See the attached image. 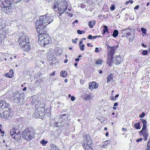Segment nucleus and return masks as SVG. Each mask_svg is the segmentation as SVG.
<instances>
[{"label":"nucleus","instance_id":"1","mask_svg":"<svg viewBox=\"0 0 150 150\" xmlns=\"http://www.w3.org/2000/svg\"><path fill=\"white\" fill-rule=\"evenodd\" d=\"M53 20L47 14L45 15L41 16L40 17L39 21L37 20L36 22V28L37 31L41 30V29H43L45 28L46 26L51 23Z\"/></svg>","mask_w":150,"mask_h":150},{"label":"nucleus","instance_id":"2","mask_svg":"<svg viewBox=\"0 0 150 150\" xmlns=\"http://www.w3.org/2000/svg\"><path fill=\"white\" fill-rule=\"evenodd\" d=\"M18 41L23 50L26 51L30 50V45H28L29 42L28 37L24 36L20 37Z\"/></svg>","mask_w":150,"mask_h":150},{"label":"nucleus","instance_id":"3","mask_svg":"<svg viewBox=\"0 0 150 150\" xmlns=\"http://www.w3.org/2000/svg\"><path fill=\"white\" fill-rule=\"evenodd\" d=\"M67 7V3L65 2L64 0H57V1H56L53 6V8L55 9L57 8L59 13H64Z\"/></svg>","mask_w":150,"mask_h":150},{"label":"nucleus","instance_id":"4","mask_svg":"<svg viewBox=\"0 0 150 150\" xmlns=\"http://www.w3.org/2000/svg\"><path fill=\"white\" fill-rule=\"evenodd\" d=\"M3 6L2 9L6 13H8L13 12V7L12 2L10 0H0Z\"/></svg>","mask_w":150,"mask_h":150},{"label":"nucleus","instance_id":"5","mask_svg":"<svg viewBox=\"0 0 150 150\" xmlns=\"http://www.w3.org/2000/svg\"><path fill=\"white\" fill-rule=\"evenodd\" d=\"M117 48V46L115 45L112 47H108V59L107 60V63L110 66H111L112 63V59L115 50Z\"/></svg>","mask_w":150,"mask_h":150},{"label":"nucleus","instance_id":"6","mask_svg":"<svg viewBox=\"0 0 150 150\" xmlns=\"http://www.w3.org/2000/svg\"><path fill=\"white\" fill-rule=\"evenodd\" d=\"M23 137L25 140L30 142L35 137L34 133L28 128L25 129L22 133Z\"/></svg>","mask_w":150,"mask_h":150},{"label":"nucleus","instance_id":"7","mask_svg":"<svg viewBox=\"0 0 150 150\" xmlns=\"http://www.w3.org/2000/svg\"><path fill=\"white\" fill-rule=\"evenodd\" d=\"M14 99L13 101L16 104H23L24 99L23 96L21 95L18 93H15L13 95Z\"/></svg>","mask_w":150,"mask_h":150},{"label":"nucleus","instance_id":"8","mask_svg":"<svg viewBox=\"0 0 150 150\" xmlns=\"http://www.w3.org/2000/svg\"><path fill=\"white\" fill-rule=\"evenodd\" d=\"M45 109L42 108H40L35 110L34 117L41 118L45 115Z\"/></svg>","mask_w":150,"mask_h":150},{"label":"nucleus","instance_id":"9","mask_svg":"<svg viewBox=\"0 0 150 150\" xmlns=\"http://www.w3.org/2000/svg\"><path fill=\"white\" fill-rule=\"evenodd\" d=\"M45 37L47 38L46 39L44 40L41 39V41H40L41 46H45L46 45L49 44L51 42V38L49 35L46 34L45 35Z\"/></svg>","mask_w":150,"mask_h":150},{"label":"nucleus","instance_id":"10","mask_svg":"<svg viewBox=\"0 0 150 150\" xmlns=\"http://www.w3.org/2000/svg\"><path fill=\"white\" fill-rule=\"evenodd\" d=\"M38 33L39 34L38 35V39L39 41H41V39L44 40L46 39L47 38L45 37V35L46 34H47L45 33H44L45 31L43 29H41V30H39L37 31Z\"/></svg>","mask_w":150,"mask_h":150},{"label":"nucleus","instance_id":"11","mask_svg":"<svg viewBox=\"0 0 150 150\" xmlns=\"http://www.w3.org/2000/svg\"><path fill=\"white\" fill-rule=\"evenodd\" d=\"M9 106V105L5 101H0V111L4 110L8 108Z\"/></svg>","mask_w":150,"mask_h":150},{"label":"nucleus","instance_id":"12","mask_svg":"<svg viewBox=\"0 0 150 150\" xmlns=\"http://www.w3.org/2000/svg\"><path fill=\"white\" fill-rule=\"evenodd\" d=\"M140 120L143 124V126L142 129L140 131L139 133L143 134V132H145L146 129V121L144 119H141Z\"/></svg>","mask_w":150,"mask_h":150},{"label":"nucleus","instance_id":"13","mask_svg":"<svg viewBox=\"0 0 150 150\" xmlns=\"http://www.w3.org/2000/svg\"><path fill=\"white\" fill-rule=\"evenodd\" d=\"M98 85L95 82L90 83L89 85V88L90 90H93L94 88L96 89L98 88Z\"/></svg>","mask_w":150,"mask_h":150},{"label":"nucleus","instance_id":"14","mask_svg":"<svg viewBox=\"0 0 150 150\" xmlns=\"http://www.w3.org/2000/svg\"><path fill=\"white\" fill-rule=\"evenodd\" d=\"M122 59L120 56L117 57L113 61V62L116 64H119L122 62Z\"/></svg>","mask_w":150,"mask_h":150},{"label":"nucleus","instance_id":"15","mask_svg":"<svg viewBox=\"0 0 150 150\" xmlns=\"http://www.w3.org/2000/svg\"><path fill=\"white\" fill-rule=\"evenodd\" d=\"M18 131V129L17 127L13 128L10 131V134L11 136L13 137L16 134V133Z\"/></svg>","mask_w":150,"mask_h":150},{"label":"nucleus","instance_id":"16","mask_svg":"<svg viewBox=\"0 0 150 150\" xmlns=\"http://www.w3.org/2000/svg\"><path fill=\"white\" fill-rule=\"evenodd\" d=\"M93 97V96L92 93L85 94L84 99L86 100H90Z\"/></svg>","mask_w":150,"mask_h":150},{"label":"nucleus","instance_id":"17","mask_svg":"<svg viewBox=\"0 0 150 150\" xmlns=\"http://www.w3.org/2000/svg\"><path fill=\"white\" fill-rule=\"evenodd\" d=\"M6 76L9 78H11L13 76V72L12 70H10L9 72L6 74Z\"/></svg>","mask_w":150,"mask_h":150},{"label":"nucleus","instance_id":"18","mask_svg":"<svg viewBox=\"0 0 150 150\" xmlns=\"http://www.w3.org/2000/svg\"><path fill=\"white\" fill-rule=\"evenodd\" d=\"M93 144H92V142L91 140L89 139V140L88 141H86V143L84 144V146L88 147L90 146H93Z\"/></svg>","mask_w":150,"mask_h":150},{"label":"nucleus","instance_id":"19","mask_svg":"<svg viewBox=\"0 0 150 150\" xmlns=\"http://www.w3.org/2000/svg\"><path fill=\"white\" fill-rule=\"evenodd\" d=\"M113 78V75L112 74H110L109 75H108L107 78V82L109 83L110 82Z\"/></svg>","mask_w":150,"mask_h":150},{"label":"nucleus","instance_id":"20","mask_svg":"<svg viewBox=\"0 0 150 150\" xmlns=\"http://www.w3.org/2000/svg\"><path fill=\"white\" fill-rule=\"evenodd\" d=\"M50 146L51 147L50 150H60L56 145L52 143L50 144Z\"/></svg>","mask_w":150,"mask_h":150},{"label":"nucleus","instance_id":"21","mask_svg":"<svg viewBox=\"0 0 150 150\" xmlns=\"http://www.w3.org/2000/svg\"><path fill=\"white\" fill-rule=\"evenodd\" d=\"M3 113V117L4 118H6L9 117V113L8 112L7 110L4 111Z\"/></svg>","mask_w":150,"mask_h":150},{"label":"nucleus","instance_id":"22","mask_svg":"<svg viewBox=\"0 0 150 150\" xmlns=\"http://www.w3.org/2000/svg\"><path fill=\"white\" fill-rule=\"evenodd\" d=\"M96 21L93 20L92 21H90L89 22L88 25L89 27L91 28H92L93 27V25L95 24Z\"/></svg>","mask_w":150,"mask_h":150},{"label":"nucleus","instance_id":"23","mask_svg":"<svg viewBox=\"0 0 150 150\" xmlns=\"http://www.w3.org/2000/svg\"><path fill=\"white\" fill-rule=\"evenodd\" d=\"M21 135H19L18 134H16H16L14 135V136L12 137L13 138L16 139V140H18L20 139V137H21Z\"/></svg>","mask_w":150,"mask_h":150},{"label":"nucleus","instance_id":"24","mask_svg":"<svg viewBox=\"0 0 150 150\" xmlns=\"http://www.w3.org/2000/svg\"><path fill=\"white\" fill-rule=\"evenodd\" d=\"M61 76L63 77H66L67 75V72L64 71H62L60 73Z\"/></svg>","mask_w":150,"mask_h":150},{"label":"nucleus","instance_id":"25","mask_svg":"<svg viewBox=\"0 0 150 150\" xmlns=\"http://www.w3.org/2000/svg\"><path fill=\"white\" fill-rule=\"evenodd\" d=\"M118 33L119 32L117 30H115L113 32L112 36L114 37H116L118 35Z\"/></svg>","mask_w":150,"mask_h":150},{"label":"nucleus","instance_id":"26","mask_svg":"<svg viewBox=\"0 0 150 150\" xmlns=\"http://www.w3.org/2000/svg\"><path fill=\"white\" fill-rule=\"evenodd\" d=\"M103 27L104 29H103V33L102 34H103V35H104V34L106 33V32H107L108 33V27L107 26L104 25L103 26Z\"/></svg>","mask_w":150,"mask_h":150},{"label":"nucleus","instance_id":"27","mask_svg":"<svg viewBox=\"0 0 150 150\" xmlns=\"http://www.w3.org/2000/svg\"><path fill=\"white\" fill-rule=\"evenodd\" d=\"M121 31H122V33H123V31H125V32L124 34H126V35L127 36H129L131 35V33L130 32H127L126 30H121Z\"/></svg>","mask_w":150,"mask_h":150},{"label":"nucleus","instance_id":"28","mask_svg":"<svg viewBox=\"0 0 150 150\" xmlns=\"http://www.w3.org/2000/svg\"><path fill=\"white\" fill-rule=\"evenodd\" d=\"M40 143L43 146H45L48 143V142L47 141H45L44 139H43L40 141Z\"/></svg>","mask_w":150,"mask_h":150},{"label":"nucleus","instance_id":"29","mask_svg":"<svg viewBox=\"0 0 150 150\" xmlns=\"http://www.w3.org/2000/svg\"><path fill=\"white\" fill-rule=\"evenodd\" d=\"M140 122H139L134 124V127L137 129H139L140 128Z\"/></svg>","mask_w":150,"mask_h":150},{"label":"nucleus","instance_id":"30","mask_svg":"<svg viewBox=\"0 0 150 150\" xmlns=\"http://www.w3.org/2000/svg\"><path fill=\"white\" fill-rule=\"evenodd\" d=\"M93 146H90L88 147L85 146V150H93Z\"/></svg>","mask_w":150,"mask_h":150},{"label":"nucleus","instance_id":"31","mask_svg":"<svg viewBox=\"0 0 150 150\" xmlns=\"http://www.w3.org/2000/svg\"><path fill=\"white\" fill-rule=\"evenodd\" d=\"M77 33L79 34H82L85 33V31L84 30H78L77 31Z\"/></svg>","mask_w":150,"mask_h":150},{"label":"nucleus","instance_id":"32","mask_svg":"<svg viewBox=\"0 0 150 150\" xmlns=\"http://www.w3.org/2000/svg\"><path fill=\"white\" fill-rule=\"evenodd\" d=\"M147 147V148L145 150H150V139L148 142Z\"/></svg>","mask_w":150,"mask_h":150},{"label":"nucleus","instance_id":"33","mask_svg":"<svg viewBox=\"0 0 150 150\" xmlns=\"http://www.w3.org/2000/svg\"><path fill=\"white\" fill-rule=\"evenodd\" d=\"M102 61L101 59H98L96 61V64H101Z\"/></svg>","mask_w":150,"mask_h":150},{"label":"nucleus","instance_id":"34","mask_svg":"<svg viewBox=\"0 0 150 150\" xmlns=\"http://www.w3.org/2000/svg\"><path fill=\"white\" fill-rule=\"evenodd\" d=\"M148 53L147 50H144L142 52V54L144 55H146Z\"/></svg>","mask_w":150,"mask_h":150},{"label":"nucleus","instance_id":"35","mask_svg":"<svg viewBox=\"0 0 150 150\" xmlns=\"http://www.w3.org/2000/svg\"><path fill=\"white\" fill-rule=\"evenodd\" d=\"M80 50H81V51H83L84 50V46H85V45H84V44H82V45H81L80 46Z\"/></svg>","mask_w":150,"mask_h":150},{"label":"nucleus","instance_id":"36","mask_svg":"<svg viewBox=\"0 0 150 150\" xmlns=\"http://www.w3.org/2000/svg\"><path fill=\"white\" fill-rule=\"evenodd\" d=\"M134 38V35H131L130 37L129 38V42H132Z\"/></svg>","mask_w":150,"mask_h":150},{"label":"nucleus","instance_id":"37","mask_svg":"<svg viewBox=\"0 0 150 150\" xmlns=\"http://www.w3.org/2000/svg\"><path fill=\"white\" fill-rule=\"evenodd\" d=\"M141 30L143 33L144 34H145L146 33V30L145 28H142L141 29Z\"/></svg>","mask_w":150,"mask_h":150},{"label":"nucleus","instance_id":"38","mask_svg":"<svg viewBox=\"0 0 150 150\" xmlns=\"http://www.w3.org/2000/svg\"><path fill=\"white\" fill-rule=\"evenodd\" d=\"M5 36L3 35L0 34V40H2L5 38Z\"/></svg>","mask_w":150,"mask_h":150},{"label":"nucleus","instance_id":"39","mask_svg":"<svg viewBox=\"0 0 150 150\" xmlns=\"http://www.w3.org/2000/svg\"><path fill=\"white\" fill-rule=\"evenodd\" d=\"M145 115V113L144 112H142V113L140 115L139 117L140 118H143Z\"/></svg>","mask_w":150,"mask_h":150},{"label":"nucleus","instance_id":"40","mask_svg":"<svg viewBox=\"0 0 150 150\" xmlns=\"http://www.w3.org/2000/svg\"><path fill=\"white\" fill-rule=\"evenodd\" d=\"M80 7L82 8H84L86 7V5L84 4H81L80 5Z\"/></svg>","mask_w":150,"mask_h":150},{"label":"nucleus","instance_id":"41","mask_svg":"<svg viewBox=\"0 0 150 150\" xmlns=\"http://www.w3.org/2000/svg\"><path fill=\"white\" fill-rule=\"evenodd\" d=\"M95 52H96L99 53L100 52V50L97 47H96Z\"/></svg>","mask_w":150,"mask_h":150},{"label":"nucleus","instance_id":"42","mask_svg":"<svg viewBox=\"0 0 150 150\" xmlns=\"http://www.w3.org/2000/svg\"><path fill=\"white\" fill-rule=\"evenodd\" d=\"M110 9L111 11H113L115 9V5H112V6L110 8Z\"/></svg>","mask_w":150,"mask_h":150},{"label":"nucleus","instance_id":"43","mask_svg":"<svg viewBox=\"0 0 150 150\" xmlns=\"http://www.w3.org/2000/svg\"><path fill=\"white\" fill-rule=\"evenodd\" d=\"M78 40V39L77 38H76L75 40L73 39L72 40V41L73 43H76V41Z\"/></svg>","mask_w":150,"mask_h":150},{"label":"nucleus","instance_id":"44","mask_svg":"<svg viewBox=\"0 0 150 150\" xmlns=\"http://www.w3.org/2000/svg\"><path fill=\"white\" fill-rule=\"evenodd\" d=\"M71 101H74L75 100V98L74 96H72L71 97Z\"/></svg>","mask_w":150,"mask_h":150},{"label":"nucleus","instance_id":"45","mask_svg":"<svg viewBox=\"0 0 150 150\" xmlns=\"http://www.w3.org/2000/svg\"><path fill=\"white\" fill-rule=\"evenodd\" d=\"M148 133L146 132H144V134H143V135H144L145 137H148Z\"/></svg>","mask_w":150,"mask_h":150},{"label":"nucleus","instance_id":"46","mask_svg":"<svg viewBox=\"0 0 150 150\" xmlns=\"http://www.w3.org/2000/svg\"><path fill=\"white\" fill-rule=\"evenodd\" d=\"M88 38L89 39H93V36L91 35H89L88 37Z\"/></svg>","mask_w":150,"mask_h":150},{"label":"nucleus","instance_id":"47","mask_svg":"<svg viewBox=\"0 0 150 150\" xmlns=\"http://www.w3.org/2000/svg\"><path fill=\"white\" fill-rule=\"evenodd\" d=\"M142 140V138H141L139 139H137V140L136 141L137 142H140Z\"/></svg>","mask_w":150,"mask_h":150},{"label":"nucleus","instance_id":"48","mask_svg":"<svg viewBox=\"0 0 150 150\" xmlns=\"http://www.w3.org/2000/svg\"><path fill=\"white\" fill-rule=\"evenodd\" d=\"M82 43H83L82 40H81H81H80V41L79 43V46H80L81 45V44H82Z\"/></svg>","mask_w":150,"mask_h":150},{"label":"nucleus","instance_id":"49","mask_svg":"<svg viewBox=\"0 0 150 150\" xmlns=\"http://www.w3.org/2000/svg\"><path fill=\"white\" fill-rule=\"evenodd\" d=\"M139 7V5L136 6L134 8V10L138 9Z\"/></svg>","mask_w":150,"mask_h":150},{"label":"nucleus","instance_id":"50","mask_svg":"<svg viewBox=\"0 0 150 150\" xmlns=\"http://www.w3.org/2000/svg\"><path fill=\"white\" fill-rule=\"evenodd\" d=\"M101 37V36L100 35H99V36H93V39H96V38L98 37Z\"/></svg>","mask_w":150,"mask_h":150},{"label":"nucleus","instance_id":"51","mask_svg":"<svg viewBox=\"0 0 150 150\" xmlns=\"http://www.w3.org/2000/svg\"><path fill=\"white\" fill-rule=\"evenodd\" d=\"M118 102H116L114 103V106H117L118 105Z\"/></svg>","mask_w":150,"mask_h":150},{"label":"nucleus","instance_id":"52","mask_svg":"<svg viewBox=\"0 0 150 150\" xmlns=\"http://www.w3.org/2000/svg\"><path fill=\"white\" fill-rule=\"evenodd\" d=\"M16 134H18L19 135H21V132L20 131H18H18H17V132H16Z\"/></svg>","mask_w":150,"mask_h":150},{"label":"nucleus","instance_id":"53","mask_svg":"<svg viewBox=\"0 0 150 150\" xmlns=\"http://www.w3.org/2000/svg\"><path fill=\"white\" fill-rule=\"evenodd\" d=\"M0 132H1V133H2V134H4V131H3L1 130V127H0Z\"/></svg>","mask_w":150,"mask_h":150},{"label":"nucleus","instance_id":"54","mask_svg":"<svg viewBox=\"0 0 150 150\" xmlns=\"http://www.w3.org/2000/svg\"><path fill=\"white\" fill-rule=\"evenodd\" d=\"M111 100H116V98L114 97H112L111 98Z\"/></svg>","mask_w":150,"mask_h":150},{"label":"nucleus","instance_id":"55","mask_svg":"<svg viewBox=\"0 0 150 150\" xmlns=\"http://www.w3.org/2000/svg\"><path fill=\"white\" fill-rule=\"evenodd\" d=\"M142 46L144 47H147L146 46V45H145L144 43H142L141 45Z\"/></svg>","mask_w":150,"mask_h":150},{"label":"nucleus","instance_id":"56","mask_svg":"<svg viewBox=\"0 0 150 150\" xmlns=\"http://www.w3.org/2000/svg\"><path fill=\"white\" fill-rule=\"evenodd\" d=\"M107 142H108L107 141L105 142L104 144H103V146H104V145H107L108 144Z\"/></svg>","mask_w":150,"mask_h":150},{"label":"nucleus","instance_id":"57","mask_svg":"<svg viewBox=\"0 0 150 150\" xmlns=\"http://www.w3.org/2000/svg\"><path fill=\"white\" fill-rule=\"evenodd\" d=\"M87 46L88 47H92V45H91V44L90 43H87Z\"/></svg>","mask_w":150,"mask_h":150},{"label":"nucleus","instance_id":"58","mask_svg":"<svg viewBox=\"0 0 150 150\" xmlns=\"http://www.w3.org/2000/svg\"><path fill=\"white\" fill-rule=\"evenodd\" d=\"M78 22V21L77 20H76L74 22H73L72 23H77Z\"/></svg>","mask_w":150,"mask_h":150},{"label":"nucleus","instance_id":"59","mask_svg":"<svg viewBox=\"0 0 150 150\" xmlns=\"http://www.w3.org/2000/svg\"><path fill=\"white\" fill-rule=\"evenodd\" d=\"M55 71H53V72H52V73L51 74V75L52 76H53L55 75Z\"/></svg>","mask_w":150,"mask_h":150},{"label":"nucleus","instance_id":"60","mask_svg":"<svg viewBox=\"0 0 150 150\" xmlns=\"http://www.w3.org/2000/svg\"><path fill=\"white\" fill-rule=\"evenodd\" d=\"M122 129L124 131H126L127 130V129L126 128H122Z\"/></svg>","mask_w":150,"mask_h":150},{"label":"nucleus","instance_id":"61","mask_svg":"<svg viewBox=\"0 0 150 150\" xmlns=\"http://www.w3.org/2000/svg\"><path fill=\"white\" fill-rule=\"evenodd\" d=\"M3 113H0V117H3Z\"/></svg>","mask_w":150,"mask_h":150},{"label":"nucleus","instance_id":"62","mask_svg":"<svg viewBox=\"0 0 150 150\" xmlns=\"http://www.w3.org/2000/svg\"><path fill=\"white\" fill-rule=\"evenodd\" d=\"M130 3V1H128L126 2L125 3V4L126 5H128V4H129Z\"/></svg>","mask_w":150,"mask_h":150},{"label":"nucleus","instance_id":"63","mask_svg":"<svg viewBox=\"0 0 150 150\" xmlns=\"http://www.w3.org/2000/svg\"><path fill=\"white\" fill-rule=\"evenodd\" d=\"M75 60L76 62H78L79 61V58H76L75 59Z\"/></svg>","mask_w":150,"mask_h":150},{"label":"nucleus","instance_id":"64","mask_svg":"<svg viewBox=\"0 0 150 150\" xmlns=\"http://www.w3.org/2000/svg\"><path fill=\"white\" fill-rule=\"evenodd\" d=\"M26 89H27V88H26V87H24L23 88V91H25V90H26Z\"/></svg>","mask_w":150,"mask_h":150}]
</instances>
